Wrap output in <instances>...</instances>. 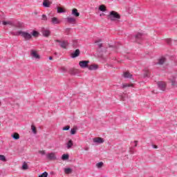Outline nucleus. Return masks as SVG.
Instances as JSON below:
<instances>
[{
    "instance_id": "f704fd0d",
    "label": "nucleus",
    "mask_w": 177,
    "mask_h": 177,
    "mask_svg": "<svg viewBox=\"0 0 177 177\" xmlns=\"http://www.w3.org/2000/svg\"><path fill=\"white\" fill-rule=\"evenodd\" d=\"M31 129H32V131L33 132V133L35 135H37V129L35 128V126L32 125L31 126Z\"/></svg>"
},
{
    "instance_id": "f3484780",
    "label": "nucleus",
    "mask_w": 177,
    "mask_h": 177,
    "mask_svg": "<svg viewBox=\"0 0 177 177\" xmlns=\"http://www.w3.org/2000/svg\"><path fill=\"white\" fill-rule=\"evenodd\" d=\"M74 146V142H73V140H69L66 143V149H70L71 147Z\"/></svg>"
},
{
    "instance_id": "423d86ee",
    "label": "nucleus",
    "mask_w": 177,
    "mask_h": 177,
    "mask_svg": "<svg viewBox=\"0 0 177 177\" xmlns=\"http://www.w3.org/2000/svg\"><path fill=\"white\" fill-rule=\"evenodd\" d=\"M46 156V158L48 160H57V157L56 156V153H55L54 152L47 153Z\"/></svg>"
},
{
    "instance_id": "2eb2a0df",
    "label": "nucleus",
    "mask_w": 177,
    "mask_h": 177,
    "mask_svg": "<svg viewBox=\"0 0 177 177\" xmlns=\"http://www.w3.org/2000/svg\"><path fill=\"white\" fill-rule=\"evenodd\" d=\"M97 68H99V66H97V64H91L88 67V69L91 71L97 70Z\"/></svg>"
},
{
    "instance_id": "5701e85b",
    "label": "nucleus",
    "mask_w": 177,
    "mask_h": 177,
    "mask_svg": "<svg viewBox=\"0 0 177 177\" xmlns=\"http://www.w3.org/2000/svg\"><path fill=\"white\" fill-rule=\"evenodd\" d=\"M103 165H104V163H103V162H100L96 163L95 167L96 168H98V169H100V168H103Z\"/></svg>"
},
{
    "instance_id": "a19ab883",
    "label": "nucleus",
    "mask_w": 177,
    "mask_h": 177,
    "mask_svg": "<svg viewBox=\"0 0 177 177\" xmlns=\"http://www.w3.org/2000/svg\"><path fill=\"white\" fill-rule=\"evenodd\" d=\"M132 145H133L134 147H136V146H138V141L137 140H135Z\"/></svg>"
},
{
    "instance_id": "79ce46f5",
    "label": "nucleus",
    "mask_w": 177,
    "mask_h": 177,
    "mask_svg": "<svg viewBox=\"0 0 177 177\" xmlns=\"http://www.w3.org/2000/svg\"><path fill=\"white\" fill-rule=\"evenodd\" d=\"M167 42L168 45H171V39H168L167 40Z\"/></svg>"
},
{
    "instance_id": "7c9ffc66",
    "label": "nucleus",
    "mask_w": 177,
    "mask_h": 177,
    "mask_svg": "<svg viewBox=\"0 0 177 177\" xmlns=\"http://www.w3.org/2000/svg\"><path fill=\"white\" fill-rule=\"evenodd\" d=\"M99 10H100L101 12H104L106 10V7L104 6V5L100 6Z\"/></svg>"
},
{
    "instance_id": "f03ea898",
    "label": "nucleus",
    "mask_w": 177,
    "mask_h": 177,
    "mask_svg": "<svg viewBox=\"0 0 177 177\" xmlns=\"http://www.w3.org/2000/svg\"><path fill=\"white\" fill-rule=\"evenodd\" d=\"M135 38H136V42L138 44H140V42H142V41H143V39H145V38H146V35H145L143 33L138 32V33L136 34Z\"/></svg>"
},
{
    "instance_id": "6ab92c4d",
    "label": "nucleus",
    "mask_w": 177,
    "mask_h": 177,
    "mask_svg": "<svg viewBox=\"0 0 177 177\" xmlns=\"http://www.w3.org/2000/svg\"><path fill=\"white\" fill-rule=\"evenodd\" d=\"M169 81L172 86H175V85H176V77H172L171 78H169Z\"/></svg>"
},
{
    "instance_id": "a211bd4d",
    "label": "nucleus",
    "mask_w": 177,
    "mask_h": 177,
    "mask_svg": "<svg viewBox=\"0 0 177 177\" xmlns=\"http://www.w3.org/2000/svg\"><path fill=\"white\" fill-rule=\"evenodd\" d=\"M72 15L75 16V17H80V12H78V10H77V8H74L72 10Z\"/></svg>"
},
{
    "instance_id": "cd10ccee",
    "label": "nucleus",
    "mask_w": 177,
    "mask_h": 177,
    "mask_svg": "<svg viewBox=\"0 0 177 177\" xmlns=\"http://www.w3.org/2000/svg\"><path fill=\"white\" fill-rule=\"evenodd\" d=\"M133 86V85L131 84H123L122 85L121 88H122L124 89V88H129V87H131V86Z\"/></svg>"
},
{
    "instance_id": "e433bc0d",
    "label": "nucleus",
    "mask_w": 177,
    "mask_h": 177,
    "mask_svg": "<svg viewBox=\"0 0 177 177\" xmlns=\"http://www.w3.org/2000/svg\"><path fill=\"white\" fill-rule=\"evenodd\" d=\"M39 177H48V172L44 171L41 175H39Z\"/></svg>"
},
{
    "instance_id": "c9c22d12",
    "label": "nucleus",
    "mask_w": 177,
    "mask_h": 177,
    "mask_svg": "<svg viewBox=\"0 0 177 177\" xmlns=\"http://www.w3.org/2000/svg\"><path fill=\"white\" fill-rule=\"evenodd\" d=\"M127 99H128V95L127 94H123L122 96V100L123 102H126Z\"/></svg>"
},
{
    "instance_id": "aec40b11",
    "label": "nucleus",
    "mask_w": 177,
    "mask_h": 177,
    "mask_svg": "<svg viewBox=\"0 0 177 177\" xmlns=\"http://www.w3.org/2000/svg\"><path fill=\"white\" fill-rule=\"evenodd\" d=\"M123 77L124 78H132V74H131L129 72H124L123 73Z\"/></svg>"
},
{
    "instance_id": "c03bdc74",
    "label": "nucleus",
    "mask_w": 177,
    "mask_h": 177,
    "mask_svg": "<svg viewBox=\"0 0 177 177\" xmlns=\"http://www.w3.org/2000/svg\"><path fill=\"white\" fill-rule=\"evenodd\" d=\"M98 47H99V48H102V44H98Z\"/></svg>"
},
{
    "instance_id": "20e7f679",
    "label": "nucleus",
    "mask_w": 177,
    "mask_h": 177,
    "mask_svg": "<svg viewBox=\"0 0 177 177\" xmlns=\"http://www.w3.org/2000/svg\"><path fill=\"white\" fill-rule=\"evenodd\" d=\"M55 42L59 44V46L62 48V49H67V46H68V41H60L59 39H56Z\"/></svg>"
},
{
    "instance_id": "4468645a",
    "label": "nucleus",
    "mask_w": 177,
    "mask_h": 177,
    "mask_svg": "<svg viewBox=\"0 0 177 177\" xmlns=\"http://www.w3.org/2000/svg\"><path fill=\"white\" fill-rule=\"evenodd\" d=\"M80 56V50L76 49L74 53L71 54L72 59H75V57H78Z\"/></svg>"
},
{
    "instance_id": "c85d7f7f",
    "label": "nucleus",
    "mask_w": 177,
    "mask_h": 177,
    "mask_svg": "<svg viewBox=\"0 0 177 177\" xmlns=\"http://www.w3.org/2000/svg\"><path fill=\"white\" fill-rule=\"evenodd\" d=\"M68 157H70L68 154H63L62 156V160H63L64 161L66 160H68Z\"/></svg>"
},
{
    "instance_id": "2f4dec72",
    "label": "nucleus",
    "mask_w": 177,
    "mask_h": 177,
    "mask_svg": "<svg viewBox=\"0 0 177 177\" xmlns=\"http://www.w3.org/2000/svg\"><path fill=\"white\" fill-rule=\"evenodd\" d=\"M22 169H24L25 171H26V169H28V165H27V163H26V162H24L23 163Z\"/></svg>"
},
{
    "instance_id": "473e14b6",
    "label": "nucleus",
    "mask_w": 177,
    "mask_h": 177,
    "mask_svg": "<svg viewBox=\"0 0 177 177\" xmlns=\"http://www.w3.org/2000/svg\"><path fill=\"white\" fill-rule=\"evenodd\" d=\"M0 161L6 162V157H5V156H3V155H0Z\"/></svg>"
},
{
    "instance_id": "a18cd8bd",
    "label": "nucleus",
    "mask_w": 177,
    "mask_h": 177,
    "mask_svg": "<svg viewBox=\"0 0 177 177\" xmlns=\"http://www.w3.org/2000/svg\"><path fill=\"white\" fill-rule=\"evenodd\" d=\"M49 60H53V57H49Z\"/></svg>"
},
{
    "instance_id": "4c0bfd02",
    "label": "nucleus",
    "mask_w": 177,
    "mask_h": 177,
    "mask_svg": "<svg viewBox=\"0 0 177 177\" xmlns=\"http://www.w3.org/2000/svg\"><path fill=\"white\" fill-rule=\"evenodd\" d=\"M76 133H77V130H75V129H71V135H75Z\"/></svg>"
},
{
    "instance_id": "ddd939ff",
    "label": "nucleus",
    "mask_w": 177,
    "mask_h": 177,
    "mask_svg": "<svg viewBox=\"0 0 177 177\" xmlns=\"http://www.w3.org/2000/svg\"><path fill=\"white\" fill-rule=\"evenodd\" d=\"M21 32H22L21 30H18V31L12 30L10 32V34L11 35H14V37H18V35H21Z\"/></svg>"
},
{
    "instance_id": "58836bf2",
    "label": "nucleus",
    "mask_w": 177,
    "mask_h": 177,
    "mask_svg": "<svg viewBox=\"0 0 177 177\" xmlns=\"http://www.w3.org/2000/svg\"><path fill=\"white\" fill-rule=\"evenodd\" d=\"M63 131H69L70 130V126H66L63 127L62 129Z\"/></svg>"
},
{
    "instance_id": "bb28decb",
    "label": "nucleus",
    "mask_w": 177,
    "mask_h": 177,
    "mask_svg": "<svg viewBox=\"0 0 177 177\" xmlns=\"http://www.w3.org/2000/svg\"><path fill=\"white\" fill-rule=\"evenodd\" d=\"M32 37H35V38L39 35V32L37 30H33L32 33H30Z\"/></svg>"
},
{
    "instance_id": "f8f14e48",
    "label": "nucleus",
    "mask_w": 177,
    "mask_h": 177,
    "mask_svg": "<svg viewBox=\"0 0 177 177\" xmlns=\"http://www.w3.org/2000/svg\"><path fill=\"white\" fill-rule=\"evenodd\" d=\"M66 20L68 23H71V24H75L76 21L75 18L71 17L66 18Z\"/></svg>"
},
{
    "instance_id": "c756f323",
    "label": "nucleus",
    "mask_w": 177,
    "mask_h": 177,
    "mask_svg": "<svg viewBox=\"0 0 177 177\" xmlns=\"http://www.w3.org/2000/svg\"><path fill=\"white\" fill-rule=\"evenodd\" d=\"M57 13H64L65 11L62 8L57 7Z\"/></svg>"
},
{
    "instance_id": "a878e982",
    "label": "nucleus",
    "mask_w": 177,
    "mask_h": 177,
    "mask_svg": "<svg viewBox=\"0 0 177 177\" xmlns=\"http://www.w3.org/2000/svg\"><path fill=\"white\" fill-rule=\"evenodd\" d=\"M163 63H165V57H161L158 59V64H162Z\"/></svg>"
},
{
    "instance_id": "dca6fc26",
    "label": "nucleus",
    "mask_w": 177,
    "mask_h": 177,
    "mask_svg": "<svg viewBox=\"0 0 177 177\" xmlns=\"http://www.w3.org/2000/svg\"><path fill=\"white\" fill-rule=\"evenodd\" d=\"M52 2H50L48 0H44L43 1V6L44 8H50Z\"/></svg>"
},
{
    "instance_id": "1a4fd4ad",
    "label": "nucleus",
    "mask_w": 177,
    "mask_h": 177,
    "mask_svg": "<svg viewBox=\"0 0 177 177\" xmlns=\"http://www.w3.org/2000/svg\"><path fill=\"white\" fill-rule=\"evenodd\" d=\"M41 33L46 38H48V37H49L50 35V30L49 29H46V28H44L41 30Z\"/></svg>"
},
{
    "instance_id": "37998d69",
    "label": "nucleus",
    "mask_w": 177,
    "mask_h": 177,
    "mask_svg": "<svg viewBox=\"0 0 177 177\" xmlns=\"http://www.w3.org/2000/svg\"><path fill=\"white\" fill-rule=\"evenodd\" d=\"M153 149H157V146L156 145H152Z\"/></svg>"
},
{
    "instance_id": "393cba45",
    "label": "nucleus",
    "mask_w": 177,
    "mask_h": 177,
    "mask_svg": "<svg viewBox=\"0 0 177 177\" xmlns=\"http://www.w3.org/2000/svg\"><path fill=\"white\" fill-rule=\"evenodd\" d=\"M64 171L65 172V174H71V172H73V169L68 167V168H64Z\"/></svg>"
},
{
    "instance_id": "7ed1b4c3",
    "label": "nucleus",
    "mask_w": 177,
    "mask_h": 177,
    "mask_svg": "<svg viewBox=\"0 0 177 177\" xmlns=\"http://www.w3.org/2000/svg\"><path fill=\"white\" fill-rule=\"evenodd\" d=\"M21 37H23L25 41H30L32 38V35H31V33H29L28 32L22 31L21 33Z\"/></svg>"
},
{
    "instance_id": "39448f33",
    "label": "nucleus",
    "mask_w": 177,
    "mask_h": 177,
    "mask_svg": "<svg viewBox=\"0 0 177 177\" xmlns=\"http://www.w3.org/2000/svg\"><path fill=\"white\" fill-rule=\"evenodd\" d=\"M30 56L32 59H35V60H39L41 59V56L38 55V52L35 50H30Z\"/></svg>"
},
{
    "instance_id": "b1692460",
    "label": "nucleus",
    "mask_w": 177,
    "mask_h": 177,
    "mask_svg": "<svg viewBox=\"0 0 177 177\" xmlns=\"http://www.w3.org/2000/svg\"><path fill=\"white\" fill-rule=\"evenodd\" d=\"M149 69L145 68L144 69V77L147 78V77H149Z\"/></svg>"
},
{
    "instance_id": "9b49d317",
    "label": "nucleus",
    "mask_w": 177,
    "mask_h": 177,
    "mask_svg": "<svg viewBox=\"0 0 177 177\" xmlns=\"http://www.w3.org/2000/svg\"><path fill=\"white\" fill-rule=\"evenodd\" d=\"M50 21L52 24H60L61 23L60 20H59L57 17H55L51 18Z\"/></svg>"
},
{
    "instance_id": "ea45409f",
    "label": "nucleus",
    "mask_w": 177,
    "mask_h": 177,
    "mask_svg": "<svg viewBox=\"0 0 177 177\" xmlns=\"http://www.w3.org/2000/svg\"><path fill=\"white\" fill-rule=\"evenodd\" d=\"M39 153L41 154V156H45L46 154V152L45 151V150L39 151Z\"/></svg>"
},
{
    "instance_id": "0eeeda50",
    "label": "nucleus",
    "mask_w": 177,
    "mask_h": 177,
    "mask_svg": "<svg viewBox=\"0 0 177 177\" xmlns=\"http://www.w3.org/2000/svg\"><path fill=\"white\" fill-rule=\"evenodd\" d=\"M88 64H89V61L83 60L79 62V66L81 67V68H87L89 67Z\"/></svg>"
},
{
    "instance_id": "4be33fe9",
    "label": "nucleus",
    "mask_w": 177,
    "mask_h": 177,
    "mask_svg": "<svg viewBox=\"0 0 177 177\" xmlns=\"http://www.w3.org/2000/svg\"><path fill=\"white\" fill-rule=\"evenodd\" d=\"M12 139H15V140H17L18 139H20V135L17 133H15L12 135Z\"/></svg>"
},
{
    "instance_id": "9d476101",
    "label": "nucleus",
    "mask_w": 177,
    "mask_h": 177,
    "mask_svg": "<svg viewBox=\"0 0 177 177\" xmlns=\"http://www.w3.org/2000/svg\"><path fill=\"white\" fill-rule=\"evenodd\" d=\"M93 143L95 145H102V143H104V140L102 138H93Z\"/></svg>"
},
{
    "instance_id": "6e6552de",
    "label": "nucleus",
    "mask_w": 177,
    "mask_h": 177,
    "mask_svg": "<svg viewBox=\"0 0 177 177\" xmlns=\"http://www.w3.org/2000/svg\"><path fill=\"white\" fill-rule=\"evenodd\" d=\"M158 86L160 89V91H165L167 83H165V82H158Z\"/></svg>"
},
{
    "instance_id": "f257e3e1",
    "label": "nucleus",
    "mask_w": 177,
    "mask_h": 177,
    "mask_svg": "<svg viewBox=\"0 0 177 177\" xmlns=\"http://www.w3.org/2000/svg\"><path fill=\"white\" fill-rule=\"evenodd\" d=\"M108 17L110 19L111 21H115V20L121 19L120 14L115 11H111Z\"/></svg>"
},
{
    "instance_id": "412c9836",
    "label": "nucleus",
    "mask_w": 177,
    "mask_h": 177,
    "mask_svg": "<svg viewBox=\"0 0 177 177\" xmlns=\"http://www.w3.org/2000/svg\"><path fill=\"white\" fill-rule=\"evenodd\" d=\"M2 24L3 26H8V24H9V26H13V21H3L2 22Z\"/></svg>"
},
{
    "instance_id": "72a5a7b5",
    "label": "nucleus",
    "mask_w": 177,
    "mask_h": 177,
    "mask_svg": "<svg viewBox=\"0 0 177 177\" xmlns=\"http://www.w3.org/2000/svg\"><path fill=\"white\" fill-rule=\"evenodd\" d=\"M41 20H43V21H48V16H46V15H42Z\"/></svg>"
}]
</instances>
